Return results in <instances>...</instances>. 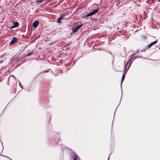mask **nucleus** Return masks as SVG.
<instances>
[{"label": "nucleus", "instance_id": "nucleus-1", "mask_svg": "<svg viewBox=\"0 0 160 160\" xmlns=\"http://www.w3.org/2000/svg\"><path fill=\"white\" fill-rule=\"evenodd\" d=\"M17 83L15 77L13 75H11L8 78V85L14 86Z\"/></svg>", "mask_w": 160, "mask_h": 160}, {"label": "nucleus", "instance_id": "nucleus-2", "mask_svg": "<svg viewBox=\"0 0 160 160\" xmlns=\"http://www.w3.org/2000/svg\"><path fill=\"white\" fill-rule=\"evenodd\" d=\"M100 10L99 8H97L96 9H94L92 12H91L86 15V17H88L92 16Z\"/></svg>", "mask_w": 160, "mask_h": 160}, {"label": "nucleus", "instance_id": "nucleus-3", "mask_svg": "<svg viewBox=\"0 0 160 160\" xmlns=\"http://www.w3.org/2000/svg\"><path fill=\"white\" fill-rule=\"evenodd\" d=\"M79 27L77 26H75L74 27L72 28V32H71V33L70 34V35H71L72 34L77 32L78 30L79 29Z\"/></svg>", "mask_w": 160, "mask_h": 160}, {"label": "nucleus", "instance_id": "nucleus-4", "mask_svg": "<svg viewBox=\"0 0 160 160\" xmlns=\"http://www.w3.org/2000/svg\"><path fill=\"white\" fill-rule=\"evenodd\" d=\"M17 41L18 39L16 38L15 37H13L12 40L10 42V45H11L14 44L17 42Z\"/></svg>", "mask_w": 160, "mask_h": 160}, {"label": "nucleus", "instance_id": "nucleus-5", "mask_svg": "<svg viewBox=\"0 0 160 160\" xmlns=\"http://www.w3.org/2000/svg\"><path fill=\"white\" fill-rule=\"evenodd\" d=\"M39 24V22L38 21L35 20L33 23L32 26L35 28H36L37 27Z\"/></svg>", "mask_w": 160, "mask_h": 160}, {"label": "nucleus", "instance_id": "nucleus-6", "mask_svg": "<svg viewBox=\"0 0 160 160\" xmlns=\"http://www.w3.org/2000/svg\"><path fill=\"white\" fill-rule=\"evenodd\" d=\"M19 25V23L18 22H15L13 23L12 25L11 26L10 28H13L18 27Z\"/></svg>", "mask_w": 160, "mask_h": 160}, {"label": "nucleus", "instance_id": "nucleus-7", "mask_svg": "<svg viewBox=\"0 0 160 160\" xmlns=\"http://www.w3.org/2000/svg\"><path fill=\"white\" fill-rule=\"evenodd\" d=\"M158 40H156L149 44L147 47V48H150L152 46L156 44Z\"/></svg>", "mask_w": 160, "mask_h": 160}, {"label": "nucleus", "instance_id": "nucleus-8", "mask_svg": "<svg viewBox=\"0 0 160 160\" xmlns=\"http://www.w3.org/2000/svg\"><path fill=\"white\" fill-rule=\"evenodd\" d=\"M61 16L58 18L57 20V22L58 23L61 22V20L62 19L63 17H64V15H63V14H61Z\"/></svg>", "mask_w": 160, "mask_h": 160}, {"label": "nucleus", "instance_id": "nucleus-9", "mask_svg": "<svg viewBox=\"0 0 160 160\" xmlns=\"http://www.w3.org/2000/svg\"><path fill=\"white\" fill-rule=\"evenodd\" d=\"M73 160H80L79 158L76 154H74V159Z\"/></svg>", "mask_w": 160, "mask_h": 160}, {"label": "nucleus", "instance_id": "nucleus-10", "mask_svg": "<svg viewBox=\"0 0 160 160\" xmlns=\"http://www.w3.org/2000/svg\"><path fill=\"white\" fill-rule=\"evenodd\" d=\"M125 74L124 73H123V75H122V82L123 81L124 79V78H125Z\"/></svg>", "mask_w": 160, "mask_h": 160}, {"label": "nucleus", "instance_id": "nucleus-11", "mask_svg": "<svg viewBox=\"0 0 160 160\" xmlns=\"http://www.w3.org/2000/svg\"><path fill=\"white\" fill-rule=\"evenodd\" d=\"M44 0H37L36 1V2L38 3V2H42V1H44Z\"/></svg>", "mask_w": 160, "mask_h": 160}, {"label": "nucleus", "instance_id": "nucleus-12", "mask_svg": "<svg viewBox=\"0 0 160 160\" xmlns=\"http://www.w3.org/2000/svg\"><path fill=\"white\" fill-rule=\"evenodd\" d=\"M83 25V24L82 23L80 24L79 25H78V26H79V28H80L82 27V26Z\"/></svg>", "mask_w": 160, "mask_h": 160}, {"label": "nucleus", "instance_id": "nucleus-13", "mask_svg": "<svg viewBox=\"0 0 160 160\" xmlns=\"http://www.w3.org/2000/svg\"><path fill=\"white\" fill-rule=\"evenodd\" d=\"M142 38L143 39H145L146 38V37L145 36H144L142 37Z\"/></svg>", "mask_w": 160, "mask_h": 160}, {"label": "nucleus", "instance_id": "nucleus-14", "mask_svg": "<svg viewBox=\"0 0 160 160\" xmlns=\"http://www.w3.org/2000/svg\"><path fill=\"white\" fill-rule=\"evenodd\" d=\"M2 63V61H1L0 62V63Z\"/></svg>", "mask_w": 160, "mask_h": 160}, {"label": "nucleus", "instance_id": "nucleus-15", "mask_svg": "<svg viewBox=\"0 0 160 160\" xmlns=\"http://www.w3.org/2000/svg\"><path fill=\"white\" fill-rule=\"evenodd\" d=\"M158 2H160V0H158Z\"/></svg>", "mask_w": 160, "mask_h": 160}]
</instances>
